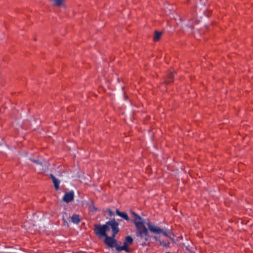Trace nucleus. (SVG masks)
I'll use <instances>...</instances> for the list:
<instances>
[{
    "instance_id": "nucleus-1",
    "label": "nucleus",
    "mask_w": 253,
    "mask_h": 253,
    "mask_svg": "<svg viewBox=\"0 0 253 253\" xmlns=\"http://www.w3.org/2000/svg\"><path fill=\"white\" fill-rule=\"evenodd\" d=\"M134 215V223L136 228V235L138 242L144 246L147 244L148 239V231L145 226L144 220L139 215L133 213Z\"/></svg>"
},
{
    "instance_id": "nucleus-2",
    "label": "nucleus",
    "mask_w": 253,
    "mask_h": 253,
    "mask_svg": "<svg viewBox=\"0 0 253 253\" xmlns=\"http://www.w3.org/2000/svg\"><path fill=\"white\" fill-rule=\"evenodd\" d=\"M119 223L115 219H111L104 225H95L94 226V232L99 237L107 236L106 232L112 229L114 234H117L119 231Z\"/></svg>"
},
{
    "instance_id": "nucleus-3",
    "label": "nucleus",
    "mask_w": 253,
    "mask_h": 253,
    "mask_svg": "<svg viewBox=\"0 0 253 253\" xmlns=\"http://www.w3.org/2000/svg\"><path fill=\"white\" fill-rule=\"evenodd\" d=\"M112 236H107L105 237L104 242L108 247L110 248L115 247L116 248V247L118 246L117 241L115 239L116 234H114V232H112Z\"/></svg>"
},
{
    "instance_id": "nucleus-4",
    "label": "nucleus",
    "mask_w": 253,
    "mask_h": 253,
    "mask_svg": "<svg viewBox=\"0 0 253 253\" xmlns=\"http://www.w3.org/2000/svg\"><path fill=\"white\" fill-rule=\"evenodd\" d=\"M146 225L148 226L149 230L152 233L155 234H160V232L162 231V229L160 228L159 227L155 226L150 222H147Z\"/></svg>"
},
{
    "instance_id": "nucleus-5",
    "label": "nucleus",
    "mask_w": 253,
    "mask_h": 253,
    "mask_svg": "<svg viewBox=\"0 0 253 253\" xmlns=\"http://www.w3.org/2000/svg\"><path fill=\"white\" fill-rule=\"evenodd\" d=\"M74 197V193L73 191H70L69 192L66 193L63 197V200L66 203H69L71 202Z\"/></svg>"
},
{
    "instance_id": "nucleus-6",
    "label": "nucleus",
    "mask_w": 253,
    "mask_h": 253,
    "mask_svg": "<svg viewBox=\"0 0 253 253\" xmlns=\"http://www.w3.org/2000/svg\"><path fill=\"white\" fill-rule=\"evenodd\" d=\"M129 245L125 241L122 246H119L118 245L117 247H116V250L118 252L125 251L126 253H130V250L127 247Z\"/></svg>"
},
{
    "instance_id": "nucleus-7",
    "label": "nucleus",
    "mask_w": 253,
    "mask_h": 253,
    "mask_svg": "<svg viewBox=\"0 0 253 253\" xmlns=\"http://www.w3.org/2000/svg\"><path fill=\"white\" fill-rule=\"evenodd\" d=\"M34 163L38 165H39L41 168H40L41 169H44V168H43V166H45L46 165V162L44 160L42 159V158H37L36 160L35 161Z\"/></svg>"
},
{
    "instance_id": "nucleus-8",
    "label": "nucleus",
    "mask_w": 253,
    "mask_h": 253,
    "mask_svg": "<svg viewBox=\"0 0 253 253\" xmlns=\"http://www.w3.org/2000/svg\"><path fill=\"white\" fill-rule=\"evenodd\" d=\"M50 177L52 180L53 183H54V187L56 190L59 189V186L60 184V181L57 179L53 175L51 174Z\"/></svg>"
},
{
    "instance_id": "nucleus-9",
    "label": "nucleus",
    "mask_w": 253,
    "mask_h": 253,
    "mask_svg": "<svg viewBox=\"0 0 253 253\" xmlns=\"http://www.w3.org/2000/svg\"><path fill=\"white\" fill-rule=\"evenodd\" d=\"M116 213L118 215L121 216L126 220L128 221L129 220V217L126 212H121L119 211L118 209H117Z\"/></svg>"
},
{
    "instance_id": "nucleus-10",
    "label": "nucleus",
    "mask_w": 253,
    "mask_h": 253,
    "mask_svg": "<svg viewBox=\"0 0 253 253\" xmlns=\"http://www.w3.org/2000/svg\"><path fill=\"white\" fill-rule=\"evenodd\" d=\"M65 0H53V5L56 6H62L63 5Z\"/></svg>"
},
{
    "instance_id": "nucleus-11",
    "label": "nucleus",
    "mask_w": 253,
    "mask_h": 253,
    "mask_svg": "<svg viewBox=\"0 0 253 253\" xmlns=\"http://www.w3.org/2000/svg\"><path fill=\"white\" fill-rule=\"evenodd\" d=\"M73 223L75 224H78L80 222V217L78 214H74L71 218Z\"/></svg>"
},
{
    "instance_id": "nucleus-12",
    "label": "nucleus",
    "mask_w": 253,
    "mask_h": 253,
    "mask_svg": "<svg viewBox=\"0 0 253 253\" xmlns=\"http://www.w3.org/2000/svg\"><path fill=\"white\" fill-rule=\"evenodd\" d=\"M162 34V32L156 31L154 37V40L155 41H158L160 39Z\"/></svg>"
},
{
    "instance_id": "nucleus-13",
    "label": "nucleus",
    "mask_w": 253,
    "mask_h": 253,
    "mask_svg": "<svg viewBox=\"0 0 253 253\" xmlns=\"http://www.w3.org/2000/svg\"><path fill=\"white\" fill-rule=\"evenodd\" d=\"M133 239L130 236H127L126 237L125 242L128 245H130L133 243Z\"/></svg>"
},
{
    "instance_id": "nucleus-14",
    "label": "nucleus",
    "mask_w": 253,
    "mask_h": 253,
    "mask_svg": "<svg viewBox=\"0 0 253 253\" xmlns=\"http://www.w3.org/2000/svg\"><path fill=\"white\" fill-rule=\"evenodd\" d=\"M170 232L169 230L164 231L162 229V231L160 232V233H162L163 235L168 237L169 235V234Z\"/></svg>"
},
{
    "instance_id": "nucleus-15",
    "label": "nucleus",
    "mask_w": 253,
    "mask_h": 253,
    "mask_svg": "<svg viewBox=\"0 0 253 253\" xmlns=\"http://www.w3.org/2000/svg\"><path fill=\"white\" fill-rule=\"evenodd\" d=\"M173 73L171 72H170L168 75V77L169 79V81H168V83H170L171 82V80L173 78Z\"/></svg>"
},
{
    "instance_id": "nucleus-16",
    "label": "nucleus",
    "mask_w": 253,
    "mask_h": 253,
    "mask_svg": "<svg viewBox=\"0 0 253 253\" xmlns=\"http://www.w3.org/2000/svg\"><path fill=\"white\" fill-rule=\"evenodd\" d=\"M37 158L36 157H33L32 158L31 157L29 158V160L32 161V162L34 163L35 161L36 160V159Z\"/></svg>"
},
{
    "instance_id": "nucleus-17",
    "label": "nucleus",
    "mask_w": 253,
    "mask_h": 253,
    "mask_svg": "<svg viewBox=\"0 0 253 253\" xmlns=\"http://www.w3.org/2000/svg\"><path fill=\"white\" fill-rule=\"evenodd\" d=\"M108 211H109V215L110 216H112L114 215V212L111 210H109Z\"/></svg>"
},
{
    "instance_id": "nucleus-18",
    "label": "nucleus",
    "mask_w": 253,
    "mask_h": 253,
    "mask_svg": "<svg viewBox=\"0 0 253 253\" xmlns=\"http://www.w3.org/2000/svg\"><path fill=\"white\" fill-rule=\"evenodd\" d=\"M24 226H25V227H27V224H26H26H25Z\"/></svg>"
}]
</instances>
